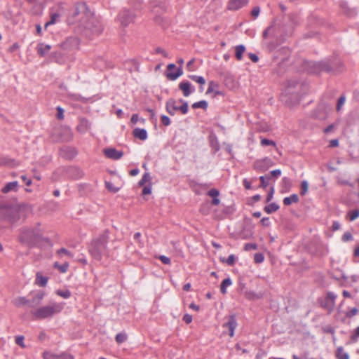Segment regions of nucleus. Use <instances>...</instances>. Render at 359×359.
Instances as JSON below:
<instances>
[{
	"mask_svg": "<svg viewBox=\"0 0 359 359\" xmlns=\"http://www.w3.org/2000/svg\"><path fill=\"white\" fill-rule=\"evenodd\" d=\"M346 100V97L344 95H341L338 100L337 104V110L339 111L341 107L343 106Z\"/></svg>",
	"mask_w": 359,
	"mask_h": 359,
	"instance_id": "obj_56",
	"label": "nucleus"
},
{
	"mask_svg": "<svg viewBox=\"0 0 359 359\" xmlns=\"http://www.w3.org/2000/svg\"><path fill=\"white\" fill-rule=\"evenodd\" d=\"M50 57L51 60H53L55 62H57L58 64H63L65 62L64 54L62 53H61L60 51L53 52L50 54Z\"/></svg>",
	"mask_w": 359,
	"mask_h": 359,
	"instance_id": "obj_26",
	"label": "nucleus"
},
{
	"mask_svg": "<svg viewBox=\"0 0 359 359\" xmlns=\"http://www.w3.org/2000/svg\"><path fill=\"white\" fill-rule=\"evenodd\" d=\"M24 337L22 335L15 337V343L22 348H25Z\"/></svg>",
	"mask_w": 359,
	"mask_h": 359,
	"instance_id": "obj_53",
	"label": "nucleus"
},
{
	"mask_svg": "<svg viewBox=\"0 0 359 359\" xmlns=\"http://www.w3.org/2000/svg\"><path fill=\"white\" fill-rule=\"evenodd\" d=\"M236 326L237 322L236 316L234 315L229 316L227 322L224 323L223 325L224 327H226L229 330V334L231 337L234 335V330Z\"/></svg>",
	"mask_w": 359,
	"mask_h": 359,
	"instance_id": "obj_16",
	"label": "nucleus"
},
{
	"mask_svg": "<svg viewBox=\"0 0 359 359\" xmlns=\"http://www.w3.org/2000/svg\"><path fill=\"white\" fill-rule=\"evenodd\" d=\"M48 280V277H45L41 275V273L38 272L36 275L35 283L40 287H45Z\"/></svg>",
	"mask_w": 359,
	"mask_h": 359,
	"instance_id": "obj_31",
	"label": "nucleus"
},
{
	"mask_svg": "<svg viewBox=\"0 0 359 359\" xmlns=\"http://www.w3.org/2000/svg\"><path fill=\"white\" fill-rule=\"evenodd\" d=\"M232 284V281L230 278H225L221 283L220 291L223 294L226 293V287Z\"/></svg>",
	"mask_w": 359,
	"mask_h": 359,
	"instance_id": "obj_37",
	"label": "nucleus"
},
{
	"mask_svg": "<svg viewBox=\"0 0 359 359\" xmlns=\"http://www.w3.org/2000/svg\"><path fill=\"white\" fill-rule=\"evenodd\" d=\"M358 313V309L357 308H352L350 311L346 312V317L348 318H351L354 316L357 315Z\"/></svg>",
	"mask_w": 359,
	"mask_h": 359,
	"instance_id": "obj_54",
	"label": "nucleus"
},
{
	"mask_svg": "<svg viewBox=\"0 0 359 359\" xmlns=\"http://www.w3.org/2000/svg\"><path fill=\"white\" fill-rule=\"evenodd\" d=\"M177 63L180 65V67L176 69L175 72H171V70L176 69V65L173 63L169 64L167 66V71L165 73L166 78L170 81H175L178 77L182 75V65L184 64V60L182 58H179L177 60Z\"/></svg>",
	"mask_w": 359,
	"mask_h": 359,
	"instance_id": "obj_8",
	"label": "nucleus"
},
{
	"mask_svg": "<svg viewBox=\"0 0 359 359\" xmlns=\"http://www.w3.org/2000/svg\"><path fill=\"white\" fill-rule=\"evenodd\" d=\"M334 65L333 62H331L330 60H323L319 62V74L323 72H334Z\"/></svg>",
	"mask_w": 359,
	"mask_h": 359,
	"instance_id": "obj_19",
	"label": "nucleus"
},
{
	"mask_svg": "<svg viewBox=\"0 0 359 359\" xmlns=\"http://www.w3.org/2000/svg\"><path fill=\"white\" fill-rule=\"evenodd\" d=\"M210 146L213 150L214 153L217 152L219 149V144L215 135H211L209 136Z\"/></svg>",
	"mask_w": 359,
	"mask_h": 359,
	"instance_id": "obj_30",
	"label": "nucleus"
},
{
	"mask_svg": "<svg viewBox=\"0 0 359 359\" xmlns=\"http://www.w3.org/2000/svg\"><path fill=\"white\" fill-rule=\"evenodd\" d=\"M57 252L58 255L64 254V255H67L68 257H73L72 254L71 253V252H69V250H67V249L63 248L59 249Z\"/></svg>",
	"mask_w": 359,
	"mask_h": 359,
	"instance_id": "obj_62",
	"label": "nucleus"
},
{
	"mask_svg": "<svg viewBox=\"0 0 359 359\" xmlns=\"http://www.w3.org/2000/svg\"><path fill=\"white\" fill-rule=\"evenodd\" d=\"M309 184L306 180H304L301 183V191L300 195L304 196L308 191Z\"/></svg>",
	"mask_w": 359,
	"mask_h": 359,
	"instance_id": "obj_48",
	"label": "nucleus"
},
{
	"mask_svg": "<svg viewBox=\"0 0 359 359\" xmlns=\"http://www.w3.org/2000/svg\"><path fill=\"white\" fill-rule=\"evenodd\" d=\"M43 359H74V357L67 353H62L61 354H54L48 351H45L43 353Z\"/></svg>",
	"mask_w": 359,
	"mask_h": 359,
	"instance_id": "obj_15",
	"label": "nucleus"
},
{
	"mask_svg": "<svg viewBox=\"0 0 359 359\" xmlns=\"http://www.w3.org/2000/svg\"><path fill=\"white\" fill-rule=\"evenodd\" d=\"M150 4L154 13L165 12L168 8V4L165 0H151Z\"/></svg>",
	"mask_w": 359,
	"mask_h": 359,
	"instance_id": "obj_13",
	"label": "nucleus"
},
{
	"mask_svg": "<svg viewBox=\"0 0 359 359\" xmlns=\"http://www.w3.org/2000/svg\"><path fill=\"white\" fill-rule=\"evenodd\" d=\"M126 334L123 333H118L116 336V341L118 344L124 342L126 340Z\"/></svg>",
	"mask_w": 359,
	"mask_h": 359,
	"instance_id": "obj_51",
	"label": "nucleus"
},
{
	"mask_svg": "<svg viewBox=\"0 0 359 359\" xmlns=\"http://www.w3.org/2000/svg\"><path fill=\"white\" fill-rule=\"evenodd\" d=\"M39 226L40 223H38L36 227L25 226L21 228L19 234L20 242L34 246L40 241H48V238L43 237Z\"/></svg>",
	"mask_w": 359,
	"mask_h": 359,
	"instance_id": "obj_2",
	"label": "nucleus"
},
{
	"mask_svg": "<svg viewBox=\"0 0 359 359\" xmlns=\"http://www.w3.org/2000/svg\"><path fill=\"white\" fill-rule=\"evenodd\" d=\"M108 239V233L105 231L92 240L88 248L89 253L94 259L100 260L102 256L107 253Z\"/></svg>",
	"mask_w": 359,
	"mask_h": 359,
	"instance_id": "obj_3",
	"label": "nucleus"
},
{
	"mask_svg": "<svg viewBox=\"0 0 359 359\" xmlns=\"http://www.w3.org/2000/svg\"><path fill=\"white\" fill-rule=\"evenodd\" d=\"M189 78L194 81L197 82L200 85H204L205 83V80L203 76H197V75H189Z\"/></svg>",
	"mask_w": 359,
	"mask_h": 359,
	"instance_id": "obj_41",
	"label": "nucleus"
},
{
	"mask_svg": "<svg viewBox=\"0 0 359 359\" xmlns=\"http://www.w3.org/2000/svg\"><path fill=\"white\" fill-rule=\"evenodd\" d=\"M90 128V123L86 118H80L79 123L76 127L77 130L81 133H86Z\"/></svg>",
	"mask_w": 359,
	"mask_h": 359,
	"instance_id": "obj_21",
	"label": "nucleus"
},
{
	"mask_svg": "<svg viewBox=\"0 0 359 359\" xmlns=\"http://www.w3.org/2000/svg\"><path fill=\"white\" fill-rule=\"evenodd\" d=\"M134 137L140 139V140H146L147 139V132L144 128H136L133 131Z\"/></svg>",
	"mask_w": 359,
	"mask_h": 359,
	"instance_id": "obj_28",
	"label": "nucleus"
},
{
	"mask_svg": "<svg viewBox=\"0 0 359 359\" xmlns=\"http://www.w3.org/2000/svg\"><path fill=\"white\" fill-rule=\"evenodd\" d=\"M219 87V84L213 81L209 82L208 88L206 91V94H210L211 93H214L215 88Z\"/></svg>",
	"mask_w": 359,
	"mask_h": 359,
	"instance_id": "obj_45",
	"label": "nucleus"
},
{
	"mask_svg": "<svg viewBox=\"0 0 359 359\" xmlns=\"http://www.w3.org/2000/svg\"><path fill=\"white\" fill-rule=\"evenodd\" d=\"M56 294L65 299H68L69 297H71V292L69 290H57Z\"/></svg>",
	"mask_w": 359,
	"mask_h": 359,
	"instance_id": "obj_47",
	"label": "nucleus"
},
{
	"mask_svg": "<svg viewBox=\"0 0 359 359\" xmlns=\"http://www.w3.org/2000/svg\"><path fill=\"white\" fill-rule=\"evenodd\" d=\"M244 295L246 299L253 301V300H257V299H262L264 296V293L263 292L256 293L252 290H246L244 292Z\"/></svg>",
	"mask_w": 359,
	"mask_h": 359,
	"instance_id": "obj_27",
	"label": "nucleus"
},
{
	"mask_svg": "<svg viewBox=\"0 0 359 359\" xmlns=\"http://www.w3.org/2000/svg\"><path fill=\"white\" fill-rule=\"evenodd\" d=\"M299 201V196L296 194H292L289 197H285L283 199V204L285 205H290L292 203H298Z\"/></svg>",
	"mask_w": 359,
	"mask_h": 359,
	"instance_id": "obj_33",
	"label": "nucleus"
},
{
	"mask_svg": "<svg viewBox=\"0 0 359 359\" xmlns=\"http://www.w3.org/2000/svg\"><path fill=\"white\" fill-rule=\"evenodd\" d=\"M135 16V14L130 10L123 8L119 12L117 19L121 25L125 27L134 22Z\"/></svg>",
	"mask_w": 359,
	"mask_h": 359,
	"instance_id": "obj_9",
	"label": "nucleus"
},
{
	"mask_svg": "<svg viewBox=\"0 0 359 359\" xmlns=\"http://www.w3.org/2000/svg\"><path fill=\"white\" fill-rule=\"evenodd\" d=\"M188 110H189L188 103H184V104H182L180 107H179V111H180L182 114H187Z\"/></svg>",
	"mask_w": 359,
	"mask_h": 359,
	"instance_id": "obj_61",
	"label": "nucleus"
},
{
	"mask_svg": "<svg viewBox=\"0 0 359 359\" xmlns=\"http://www.w3.org/2000/svg\"><path fill=\"white\" fill-rule=\"evenodd\" d=\"M303 84L297 79H291L286 81L285 93L287 95H294L298 97L302 93Z\"/></svg>",
	"mask_w": 359,
	"mask_h": 359,
	"instance_id": "obj_7",
	"label": "nucleus"
},
{
	"mask_svg": "<svg viewBox=\"0 0 359 359\" xmlns=\"http://www.w3.org/2000/svg\"><path fill=\"white\" fill-rule=\"evenodd\" d=\"M261 144L263 146H269V145L276 146V143L273 140H268V139H262L261 141Z\"/></svg>",
	"mask_w": 359,
	"mask_h": 359,
	"instance_id": "obj_63",
	"label": "nucleus"
},
{
	"mask_svg": "<svg viewBox=\"0 0 359 359\" xmlns=\"http://www.w3.org/2000/svg\"><path fill=\"white\" fill-rule=\"evenodd\" d=\"M175 104L176 101L173 98H170L166 102V111L171 116L175 115V111L179 110V107L176 106Z\"/></svg>",
	"mask_w": 359,
	"mask_h": 359,
	"instance_id": "obj_23",
	"label": "nucleus"
},
{
	"mask_svg": "<svg viewBox=\"0 0 359 359\" xmlns=\"http://www.w3.org/2000/svg\"><path fill=\"white\" fill-rule=\"evenodd\" d=\"M276 31L274 32V36L280 42L285 41L293 32V27L290 24H276Z\"/></svg>",
	"mask_w": 359,
	"mask_h": 359,
	"instance_id": "obj_6",
	"label": "nucleus"
},
{
	"mask_svg": "<svg viewBox=\"0 0 359 359\" xmlns=\"http://www.w3.org/2000/svg\"><path fill=\"white\" fill-rule=\"evenodd\" d=\"M54 266L58 269L61 273H65L68 269L69 264L67 262H65L63 264L60 265L57 262H55Z\"/></svg>",
	"mask_w": 359,
	"mask_h": 359,
	"instance_id": "obj_46",
	"label": "nucleus"
},
{
	"mask_svg": "<svg viewBox=\"0 0 359 359\" xmlns=\"http://www.w3.org/2000/svg\"><path fill=\"white\" fill-rule=\"evenodd\" d=\"M45 296V292L43 291L37 292L33 295L32 299H29V307L35 308L38 306Z\"/></svg>",
	"mask_w": 359,
	"mask_h": 359,
	"instance_id": "obj_18",
	"label": "nucleus"
},
{
	"mask_svg": "<svg viewBox=\"0 0 359 359\" xmlns=\"http://www.w3.org/2000/svg\"><path fill=\"white\" fill-rule=\"evenodd\" d=\"M348 217L350 221H353L359 217V209L351 210L348 212Z\"/></svg>",
	"mask_w": 359,
	"mask_h": 359,
	"instance_id": "obj_44",
	"label": "nucleus"
},
{
	"mask_svg": "<svg viewBox=\"0 0 359 359\" xmlns=\"http://www.w3.org/2000/svg\"><path fill=\"white\" fill-rule=\"evenodd\" d=\"M151 180V176L149 172H145L142 177V179L139 181L138 184L140 187L144 186L147 182H149Z\"/></svg>",
	"mask_w": 359,
	"mask_h": 359,
	"instance_id": "obj_42",
	"label": "nucleus"
},
{
	"mask_svg": "<svg viewBox=\"0 0 359 359\" xmlns=\"http://www.w3.org/2000/svg\"><path fill=\"white\" fill-rule=\"evenodd\" d=\"M269 175L271 177L278 178L281 175V170L280 169H276L270 172Z\"/></svg>",
	"mask_w": 359,
	"mask_h": 359,
	"instance_id": "obj_57",
	"label": "nucleus"
},
{
	"mask_svg": "<svg viewBox=\"0 0 359 359\" xmlns=\"http://www.w3.org/2000/svg\"><path fill=\"white\" fill-rule=\"evenodd\" d=\"M105 186H106V188H107L109 191H111V192H113V193H116V192H118V191L119 190V189H118V188L115 187L113 185V184H112V183L109 182H105Z\"/></svg>",
	"mask_w": 359,
	"mask_h": 359,
	"instance_id": "obj_52",
	"label": "nucleus"
},
{
	"mask_svg": "<svg viewBox=\"0 0 359 359\" xmlns=\"http://www.w3.org/2000/svg\"><path fill=\"white\" fill-rule=\"evenodd\" d=\"M66 173L68 177L73 180L80 179L83 175L82 170L76 167L67 168L66 170Z\"/></svg>",
	"mask_w": 359,
	"mask_h": 359,
	"instance_id": "obj_17",
	"label": "nucleus"
},
{
	"mask_svg": "<svg viewBox=\"0 0 359 359\" xmlns=\"http://www.w3.org/2000/svg\"><path fill=\"white\" fill-rule=\"evenodd\" d=\"M278 209H279V205L276 203H271V204L266 205L264 208V210L267 214H271L272 212H274L277 211Z\"/></svg>",
	"mask_w": 359,
	"mask_h": 359,
	"instance_id": "obj_36",
	"label": "nucleus"
},
{
	"mask_svg": "<svg viewBox=\"0 0 359 359\" xmlns=\"http://www.w3.org/2000/svg\"><path fill=\"white\" fill-rule=\"evenodd\" d=\"M69 24L74 25L79 31L88 36L100 34L103 27L84 1L76 2L70 11L68 18Z\"/></svg>",
	"mask_w": 359,
	"mask_h": 359,
	"instance_id": "obj_1",
	"label": "nucleus"
},
{
	"mask_svg": "<svg viewBox=\"0 0 359 359\" xmlns=\"http://www.w3.org/2000/svg\"><path fill=\"white\" fill-rule=\"evenodd\" d=\"M161 123L163 125L168 126L170 124V118L165 115H162L161 116Z\"/></svg>",
	"mask_w": 359,
	"mask_h": 359,
	"instance_id": "obj_60",
	"label": "nucleus"
},
{
	"mask_svg": "<svg viewBox=\"0 0 359 359\" xmlns=\"http://www.w3.org/2000/svg\"><path fill=\"white\" fill-rule=\"evenodd\" d=\"M220 261L223 263H226L229 266H233L236 261V257L234 255H230L226 259L224 258H220Z\"/></svg>",
	"mask_w": 359,
	"mask_h": 359,
	"instance_id": "obj_40",
	"label": "nucleus"
},
{
	"mask_svg": "<svg viewBox=\"0 0 359 359\" xmlns=\"http://www.w3.org/2000/svg\"><path fill=\"white\" fill-rule=\"evenodd\" d=\"M207 194L212 198L211 201V204L212 205H217L219 204L220 200L218 198V196L219 195V190H217V189H211L208 191Z\"/></svg>",
	"mask_w": 359,
	"mask_h": 359,
	"instance_id": "obj_24",
	"label": "nucleus"
},
{
	"mask_svg": "<svg viewBox=\"0 0 359 359\" xmlns=\"http://www.w3.org/2000/svg\"><path fill=\"white\" fill-rule=\"evenodd\" d=\"M336 299L337 295L333 292H327L325 299L320 302V306L330 313L334 310Z\"/></svg>",
	"mask_w": 359,
	"mask_h": 359,
	"instance_id": "obj_11",
	"label": "nucleus"
},
{
	"mask_svg": "<svg viewBox=\"0 0 359 359\" xmlns=\"http://www.w3.org/2000/svg\"><path fill=\"white\" fill-rule=\"evenodd\" d=\"M302 65L304 70L306 71L309 74H319V62L304 61Z\"/></svg>",
	"mask_w": 359,
	"mask_h": 359,
	"instance_id": "obj_12",
	"label": "nucleus"
},
{
	"mask_svg": "<svg viewBox=\"0 0 359 359\" xmlns=\"http://www.w3.org/2000/svg\"><path fill=\"white\" fill-rule=\"evenodd\" d=\"M358 337H359V326L355 329L354 332L351 336V339L352 341L355 342V341H357Z\"/></svg>",
	"mask_w": 359,
	"mask_h": 359,
	"instance_id": "obj_58",
	"label": "nucleus"
},
{
	"mask_svg": "<svg viewBox=\"0 0 359 359\" xmlns=\"http://www.w3.org/2000/svg\"><path fill=\"white\" fill-rule=\"evenodd\" d=\"M37 53L40 57H44L51 49V46L48 44L39 43L37 46Z\"/></svg>",
	"mask_w": 359,
	"mask_h": 359,
	"instance_id": "obj_25",
	"label": "nucleus"
},
{
	"mask_svg": "<svg viewBox=\"0 0 359 359\" xmlns=\"http://www.w3.org/2000/svg\"><path fill=\"white\" fill-rule=\"evenodd\" d=\"M276 24H273L269 26L263 32V37L266 39L269 34H271L274 36V32L276 31Z\"/></svg>",
	"mask_w": 359,
	"mask_h": 359,
	"instance_id": "obj_38",
	"label": "nucleus"
},
{
	"mask_svg": "<svg viewBox=\"0 0 359 359\" xmlns=\"http://www.w3.org/2000/svg\"><path fill=\"white\" fill-rule=\"evenodd\" d=\"M178 87L182 91L184 97L189 96L194 90V89L191 88V84L187 81L180 83Z\"/></svg>",
	"mask_w": 359,
	"mask_h": 359,
	"instance_id": "obj_20",
	"label": "nucleus"
},
{
	"mask_svg": "<svg viewBox=\"0 0 359 359\" xmlns=\"http://www.w3.org/2000/svg\"><path fill=\"white\" fill-rule=\"evenodd\" d=\"M208 102L205 100H201L199 102H194L191 105L192 108H194V109L201 108L204 110H205L208 108Z\"/></svg>",
	"mask_w": 359,
	"mask_h": 359,
	"instance_id": "obj_39",
	"label": "nucleus"
},
{
	"mask_svg": "<svg viewBox=\"0 0 359 359\" xmlns=\"http://www.w3.org/2000/svg\"><path fill=\"white\" fill-rule=\"evenodd\" d=\"M245 50V47L243 45H238L235 47V57L238 60H242Z\"/></svg>",
	"mask_w": 359,
	"mask_h": 359,
	"instance_id": "obj_34",
	"label": "nucleus"
},
{
	"mask_svg": "<svg viewBox=\"0 0 359 359\" xmlns=\"http://www.w3.org/2000/svg\"><path fill=\"white\" fill-rule=\"evenodd\" d=\"M29 299L25 297H19L13 300V304L17 307H21L24 305L29 306Z\"/></svg>",
	"mask_w": 359,
	"mask_h": 359,
	"instance_id": "obj_32",
	"label": "nucleus"
},
{
	"mask_svg": "<svg viewBox=\"0 0 359 359\" xmlns=\"http://www.w3.org/2000/svg\"><path fill=\"white\" fill-rule=\"evenodd\" d=\"M79 46V40L74 36L68 37L60 44V47L66 53H71L76 50Z\"/></svg>",
	"mask_w": 359,
	"mask_h": 359,
	"instance_id": "obj_10",
	"label": "nucleus"
},
{
	"mask_svg": "<svg viewBox=\"0 0 359 359\" xmlns=\"http://www.w3.org/2000/svg\"><path fill=\"white\" fill-rule=\"evenodd\" d=\"M249 0H229L228 8L229 10H238L248 4Z\"/></svg>",
	"mask_w": 359,
	"mask_h": 359,
	"instance_id": "obj_22",
	"label": "nucleus"
},
{
	"mask_svg": "<svg viewBox=\"0 0 359 359\" xmlns=\"http://www.w3.org/2000/svg\"><path fill=\"white\" fill-rule=\"evenodd\" d=\"M264 257L262 253L258 252L255 253L254 255V261L257 264H260L264 262Z\"/></svg>",
	"mask_w": 359,
	"mask_h": 359,
	"instance_id": "obj_49",
	"label": "nucleus"
},
{
	"mask_svg": "<svg viewBox=\"0 0 359 359\" xmlns=\"http://www.w3.org/2000/svg\"><path fill=\"white\" fill-rule=\"evenodd\" d=\"M271 179V177L269 175H264V176H260L259 180L261 182L260 187L263 189H266L268 186V182L267 180H269Z\"/></svg>",
	"mask_w": 359,
	"mask_h": 359,
	"instance_id": "obj_43",
	"label": "nucleus"
},
{
	"mask_svg": "<svg viewBox=\"0 0 359 359\" xmlns=\"http://www.w3.org/2000/svg\"><path fill=\"white\" fill-rule=\"evenodd\" d=\"M59 18V15L57 14V13H54L51 15V19L50 20L48 21L47 22H46L45 25H44V28L45 29H47V27L50 25H53L55 22V20H56V18Z\"/></svg>",
	"mask_w": 359,
	"mask_h": 359,
	"instance_id": "obj_50",
	"label": "nucleus"
},
{
	"mask_svg": "<svg viewBox=\"0 0 359 359\" xmlns=\"http://www.w3.org/2000/svg\"><path fill=\"white\" fill-rule=\"evenodd\" d=\"M158 258L164 264H170L171 263L170 259L165 255H161Z\"/></svg>",
	"mask_w": 359,
	"mask_h": 359,
	"instance_id": "obj_64",
	"label": "nucleus"
},
{
	"mask_svg": "<svg viewBox=\"0 0 359 359\" xmlns=\"http://www.w3.org/2000/svg\"><path fill=\"white\" fill-rule=\"evenodd\" d=\"M104 154L112 160H118L123 156L122 151H118L115 148H107L103 150Z\"/></svg>",
	"mask_w": 359,
	"mask_h": 359,
	"instance_id": "obj_14",
	"label": "nucleus"
},
{
	"mask_svg": "<svg viewBox=\"0 0 359 359\" xmlns=\"http://www.w3.org/2000/svg\"><path fill=\"white\" fill-rule=\"evenodd\" d=\"M336 358L337 359H348V354L344 352V350L342 346H339L337 348L336 351Z\"/></svg>",
	"mask_w": 359,
	"mask_h": 359,
	"instance_id": "obj_35",
	"label": "nucleus"
},
{
	"mask_svg": "<svg viewBox=\"0 0 359 359\" xmlns=\"http://www.w3.org/2000/svg\"><path fill=\"white\" fill-rule=\"evenodd\" d=\"M341 240L344 242H347L353 240V236L351 232L346 231L344 233V235L341 237Z\"/></svg>",
	"mask_w": 359,
	"mask_h": 359,
	"instance_id": "obj_55",
	"label": "nucleus"
},
{
	"mask_svg": "<svg viewBox=\"0 0 359 359\" xmlns=\"http://www.w3.org/2000/svg\"><path fill=\"white\" fill-rule=\"evenodd\" d=\"M0 219L13 223L20 219L19 207L8 203H0Z\"/></svg>",
	"mask_w": 359,
	"mask_h": 359,
	"instance_id": "obj_5",
	"label": "nucleus"
},
{
	"mask_svg": "<svg viewBox=\"0 0 359 359\" xmlns=\"http://www.w3.org/2000/svg\"><path fill=\"white\" fill-rule=\"evenodd\" d=\"M63 308L64 304L53 302L36 309L32 311V314L38 320L50 318L53 316L60 313Z\"/></svg>",
	"mask_w": 359,
	"mask_h": 359,
	"instance_id": "obj_4",
	"label": "nucleus"
},
{
	"mask_svg": "<svg viewBox=\"0 0 359 359\" xmlns=\"http://www.w3.org/2000/svg\"><path fill=\"white\" fill-rule=\"evenodd\" d=\"M257 245L255 243H246L244 245V250L249 251L251 250H257Z\"/></svg>",
	"mask_w": 359,
	"mask_h": 359,
	"instance_id": "obj_59",
	"label": "nucleus"
},
{
	"mask_svg": "<svg viewBox=\"0 0 359 359\" xmlns=\"http://www.w3.org/2000/svg\"><path fill=\"white\" fill-rule=\"evenodd\" d=\"M18 183L17 181H13L7 183L1 189L4 194L8 193L11 191H16L18 190Z\"/></svg>",
	"mask_w": 359,
	"mask_h": 359,
	"instance_id": "obj_29",
	"label": "nucleus"
}]
</instances>
